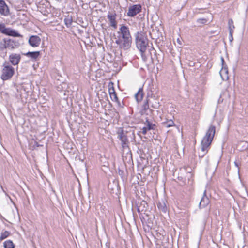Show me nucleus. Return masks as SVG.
I'll return each mask as SVG.
<instances>
[{"mask_svg":"<svg viewBox=\"0 0 248 248\" xmlns=\"http://www.w3.org/2000/svg\"><path fill=\"white\" fill-rule=\"evenodd\" d=\"M141 10V6L140 4L133 5L129 7L127 15L130 17H133L139 13Z\"/></svg>","mask_w":248,"mask_h":248,"instance_id":"obj_7","label":"nucleus"},{"mask_svg":"<svg viewBox=\"0 0 248 248\" xmlns=\"http://www.w3.org/2000/svg\"><path fill=\"white\" fill-rule=\"evenodd\" d=\"M149 100L146 99V101L144 102V104L142 107V109L140 110V113L141 115H148L147 111L149 110L151 112L153 111L152 109L149 108Z\"/></svg>","mask_w":248,"mask_h":248,"instance_id":"obj_14","label":"nucleus"},{"mask_svg":"<svg viewBox=\"0 0 248 248\" xmlns=\"http://www.w3.org/2000/svg\"><path fill=\"white\" fill-rule=\"evenodd\" d=\"M233 33V31H232V30L230 31L229 32V40L231 42L233 40V37H232Z\"/></svg>","mask_w":248,"mask_h":248,"instance_id":"obj_31","label":"nucleus"},{"mask_svg":"<svg viewBox=\"0 0 248 248\" xmlns=\"http://www.w3.org/2000/svg\"><path fill=\"white\" fill-rule=\"evenodd\" d=\"M40 43L41 38L37 35L31 36L29 39V43L32 47L38 46Z\"/></svg>","mask_w":248,"mask_h":248,"instance_id":"obj_10","label":"nucleus"},{"mask_svg":"<svg viewBox=\"0 0 248 248\" xmlns=\"http://www.w3.org/2000/svg\"><path fill=\"white\" fill-rule=\"evenodd\" d=\"M118 138L121 140L122 146L123 149H129V142L127 139V136L123 130H119L117 132Z\"/></svg>","mask_w":248,"mask_h":248,"instance_id":"obj_6","label":"nucleus"},{"mask_svg":"<svg viewBox=\"0 0 248 248\" xmlns=\"http://www.w3.org/2000/svg\"><path fill=\"white\" fill-rule=\"evenodd\" d=\"M56 1L60 2L61 1V0H55Z\"/></svg>","mask_w":248,"mask_h":248,"instance_id":"obj_35","label":"nucleus"},{"mask_svg":"<svg viewBox=\"0 0 248 248\" xmlns=\"http://www.w3.org/2000/svg\"><path fill=\"white\" fill-rule=\"evenodd\" d=\"M209 203L210 200L206 194V190H205L203 193V195L200 201L199 207L200 208H204L206 207Z\"/></svg>","mask_w":248,"mask_h":248,"instance_id":"obj_12","label":"nucleus"},{"mask_svg":"<svg viewBox=\"0 0 248 248\" xmlns=\"http://www.w3.org/2000/svg\"><path fill=\"white\" fill-rule=\"evenodd\" d=\"M21 56L19 54L12 53L9 55L10 62L14 65H17L20 61Z\"/></svg>","mask_w":248,"mask_h":248,"instance_id":"obj_11","label":"nucleus"},{"mask_svg":"<svg viewBox=\"0 0 248 248\" xmlns=\"http://www.w3.org/2000/svg\"><path fill=\"white\" fill-rule=\"evenodd\" d=\"M20 45V43L16 39L4 38L0 41V50L2 51L6 49L13 50L18 48Z\"/></svg>","mask_w":248,"mask_h":248,"instance_id":"obj_4","label":"nucleus"},{"mask_svg":"<svg viewBox=\"0 0 248 248\" xmlns=\"http://www.w3.org/2000/svg\"><path fill=\"white\" fill-rule=\"evenodd\" d=\"M235 165L237 166V164L236 162H235Z\"/></svg>","mask_w":248,"mask_h":248,"instance_id":"obj_36","label":"nucleus"},{"mask_svg":"<svg viewBox=\"0 0 248 248\" xmlns=\"http://www.w3.org/2000/svg\"><path fill=\"white\" fill-rule=\"evenodd\" d=\"M118 35L115 38V43L119 47L124 50L131 47L132 37L129 28L125 25H122L117 32Z\"/></svg>","mask_w":248,"mask_h":248,"instance_id":"obj_1","label":"nucleus"},{"mask_svg":"<svg viewBox=\"0 0 248 248\" xmlns=\"http://www.w3.org/2000/svg\"><path fill=\"white\" fill-rule=\"evenodd\" d=\"M163 125L164 127L169 128L174 125V123L172 120H169L167 122L164 123Z\"/></svg>","mask_w":248,"mask_h":248,"instance_id":"obj_22","label":"nucleus"},{"mask_svg":"<svg viewBox=\"0 0 248 248\" xmlns=\"http://www.w3.org/2000/svg\"><path fill=\"white\" fill-rule=\"evenodd\" d=\"M0 14L3 16H8L10 15V10L5 2L0 0Z\"/></svg>","mask_w":248,"mask_h":248,"instance_id":"obj_8","label":"nucleus"},{"mask_svg":"<svg viewBox=\"0 0 248 248\" xmlns=\"http://www.w3.org/2000/svg\"><path fill=\"white\" fill-rule=\"evenodd\" d=\"M157 207L160 211L163 213H166L168 211V208L166 203V201L164 199H162L161 201H159L157 203Z\"/></svg>","mask_w":248,"mask_h":248,"instance_id":"obj_15","label":"nucleus"},{"mask_svg":"<svg viewBox=\"0 0 248 248\" xmlns=\"http://www.w3.org/2000/svg\"><path fill=\"white\" fill-rule=\"evenodd\" d=\"M15 73V69L9 62H5L2 65L1 78L3 80L10 79Z\"/></svg>","mask_w":248,"mask_h":248,"instance_id":"obj_5","label":"nucleus"},{"mask_svg":"<svg viewBox=\"0 0 248 248\" xmlns=\"http://www.w3.org/2000/svg\"><path fill=\"white\" fill-rule=\"evenodd\" d=\"M65 23L67 27H69L72 23V21L70 19H65Z\"/></svg>","mask_w":248,"mask_h":248,"instance_id":"obj_28","label":"nucleus"},{"mask_svg":"<svg viewBox=\"0 0 248 248\" xmlns=\"http://www.w3.org/2000/svg\"><path fill=\"white\" fill-rule=\"evenodd\" d=\"M111 100L113 101H118V98L117 96L116 93L110 95Z\"/></svg>","mask_w":248,"mask_h":248,"instance_id":"obj_27","label":"nucleus"},{"mask_svg":"<svg viewBox=\"0 0 248 248\" xmlns=\"http://www.w3.org/2000/svg\"><path fill=\"white\" fill-rule=\"evenodd\" d=\"M197 22L200 24H204L207 22V20L205 19H199Z\"/></svg>","mask_w":248,"mask_h":248,"instance_id":"obj_30","label":"nucleus"},{"mask_svg":"<svg viewBox=\"0 0 248 248\" xmlns=\"http://www.w3.org/2000/svg\"><path fill=\"white\" fill-rule=\"evenodd\" d=\"M151 104V106L152 108L157 109L159 107V103L158 101L156 99H153L152 101H149Z\"/></svg>","mask_w":248,"mask_h":248,"instance_id":"obj_19","label":"nucleus"},{"mask_svg":"<svg viewBox=\"0 0 248 248\" xmlns=\"http://www.w3.org/2000/svg\"><path fill=\"white\" fill-rule=\"evenodd\" d=\"M147 203L145 201H142L141 202V205L138 206V211L140 212V211H143L145 210L144 208H146V206H147Z\"/></svg>","mask_w":248,"mask_h":248,"instance_id":"obj_21","label":"nucleus"},{"mask_svg":"<svg viewBox=\"0 0 248 248\" xmlns=\"http://www.w3.org/2000/svg\"><path fill=\"white\" fill-rule=\"evenodd\" d=\"M6 35L11 36L13 37H22V36L17 32L15 30H12L10 28L8 29V30L7 32V33Z\"/></svg>","mask_w":248,"mask_h":248,"instance_id":"obj_17","label":"nucleus"},{"mask_svg":"<svg viewBox=\"0 0 248 248\" xmlns=\"http://www.w3.org/2000/svg\"><path fill=\"white\" fill-rule=\"evenodd\" d=\"M228 26H229V32L231 30L232 31H233V30H234V29L235 28V27H234V26L233 25V21L232 19H229V20H228Z\"/></svg>","mask_w":248,"mask_h":248,"instance_id":"obj_25","label":"nucleus"},{"mask_svg":"<svg viewBox=\"0 0 248 248\" xmlns=\"http://www.w3.org/2000/svg\"><path fill=\"white\" fill-rule=\"evenodd\" d=\"M216 131V127L211 125L201 142V151L199 153L200 158H202L208 152Z\"/></svg>","mask_w":248,"mask_h":248,"instance_id":"obj_2","label":"nucleus"},{"mask_svg":"<svg viewBox=\"0 0 248 248\" xmlns=\"http://www.w3.org/2000/svg\"><path fill=\"white\" fill-rule=\"evenodd\" d=\"M4 248H14L15 246L13 242L11 240H7L4 242Z\"/></svg>","mask_w":248,"mask_h":248,"instance_id":"obj_20","label":"nucleus"},{"mask_svg":"<svg viewBox=\"0 0 248 248\" xmlns=\"http://www.w3.org/2000/svg\"><path fill=\"white\" fill-rule=\"evenodd\" d=\"M40 146V145L38 144V143L36 141H34V144L33 145L34 147L35 148V147H39Z\"/></svg>","mask_w":248,"mask_h":248,"instance_id":"obj_33","label":"nucleus"},{"mask_svg":"<svg viewBox=\"0 0 248 248\" xmlns=\"http://www.w3.org/2000/svg\"><path fill=\"white\" fill-rule=\"evenodd\" d=\"M8 29L6 28L4 24H0V32L2 33L6 34Z\"/></svg>","mask_w":248,"mask_h":248,"instance_id":"obj_23","label":"nucleus"},{"mask_svg":"<svg viewBox=\"0 0 248 248\" xmlns=\"http://www.w3.org/2000/svg\"><path fill=\"white\" fill-rule=\"evenodd\" d=\"M145 124H146V127L149 130L151 129H154V127L155 126V124H153L152 123L149 122L148 120H146Z\"/></svg>","mask_w":248,"mask_h":248,"instance_id":"obj_24","label":"nucleus"},{"mask_svg":"<svg viewBox=\"0 0 248 248\" xmlns=\"http://www.w3.org/2000/svg\"><path fill=\"white\" fill-rule=\"evenodd\" d=\"M10 235V232L7 231H5L4 232L1 233L0 240H2L6 238Z\"/></svg>","mask_w":248,"mask_h":248,"instance_id":"obj_26","label":"nucleus"},{"mask_svg":"<svg viewBox=\"0 0 248 248\" xmlns=\"http://www.w3.org/2000/svg\"><path fill=\"white\" fill-rule=\"evenodd\" d=\"M135 42L137 48L141 52L143 59L145 57L144 53L148 45V39L145 32L139 31L135 34Z\"/></svg>","mask_w":248,"mask_h":248,"instance_id":"obj_3","label":"nucleus"},{"mask_svg":"<svg viewBox=\"0 0 248 248\" xmlns=\"http://www.w3.org/2000/svg\"><path fill=\"white\" fill-rule=\"evenodd\" d=\"M143 96V91L142 88H140L137 93L135 94V97L138 102H140L142 100Z\"/></svg>","mask_w":248,"mask_h":248,"instance_id":"obj_16","label":"nucleus"},{"mask_svg":"<svg viewBox=\"0 0 248 248\" xmlns=\"http://www.w3.org/2000/svg\"><path fill=\"white\" fill-rule=\"evenodd\" d=\"M39 51L28 52L26 54H24L25 55L31 57L33 59H36L39 56Z\"/></svg>","mask_w":248,"mask_h":248,"instance_id":"obj_18","label":"nucleus"},{"mask_svg":"<svg viewBox=\"0 0 248 248\" xmlns=\"http://www.w3.org/2000/svg\"><path fill=\"white\" fill-rule=\"evenodd\" d=\"M116 15L115 13L114 14L109 13L107 16V17L109 20L110 22V25L111 27L116 29L117 28V22L116 21Z\"/></svg>","mask_w":248,"mask_h":248,"instance_id":"obj_13","label":"nucleus"},{"mask_svg":"<svg viewBox=\"0 0 248 248\" xmlns=\"http://www.w3.org/2000/svg\"><path fill=\"white\" fill-rule=\"evenodd\" d=\"M177 42L179 44H181V41L179 38L177 39Z\"/></svg>","mask_w":248,"mask_h":248,"instance_id":"obj_34","label":"nucleus"},{"mask_svg":"<svg viewBox=\"0 0 248 248\" xmlns=\"http://www.w3.org/2000/svg\"><path fill=\"white\" fill-rule=\"evenodd\" d=\"M142 134H144V135L146 134L147 131H148V130H149L147 128V127H143V128H142Z\"/></svg>","mask_w":248,"mask_h":248,"instance_id":"obj_32","label":"nucleus"},{"mask_svg":"<svg viewBox=\"0 0 248 248\" xmlns=\"http://www.w3.org/2000/svg\"><path fill=\"white\" fill-rule=\"evenodd\" d=\"M221 62L222 67L220 71V75L223 80H227L229 78L227 66L224 64L225 62L223 57H221Z\"/></svg>","mask_w":248,"mask_h":248,"instance_id":"obj_9","label":"nucleus"},{"mask_svg":"<svg viewBox=\"0 0 248 248\" xmlns=\"http://www.w3.org/2000/svg\"><path fill=\"white\" fill-rule=\"evenodd\" d=\"M108 91H109V95H111L112 94L116 93L115 90L113 87H112L111 88H109Z\"/></svg>","mask_w":248,"mask_h":248,"instance_id":"obj_29","label":"nucleus"}]
</instances>
